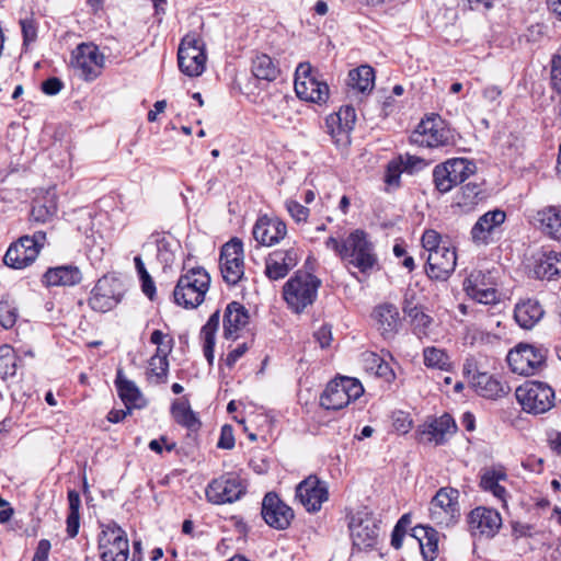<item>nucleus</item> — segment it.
Returning a JSON list of instances; mask_svg holds the SVG:
<instances>
[{
  "instance_id": "obj_61",
  "label": "nucleus",
  "mask_w": 561,
  "mask_h": 561,
  "mask_svg": "<svg viewBox=\"0 0 561 561\" xmlns=\"http://www.w3.org/2000/svg\"><path fill=\"white\" fill-rule=\"evenodd\" d=\"M64 83L57 77H51L42 83V91L47 95H56L62 89Z\"/></svg>"
},
{
  "instance_id": "obj_47",
  "label": "nucleus",
  "mask_w": 561,
  "mask_h": 561,
  "mask_svg": "<svg viewBox=\"0 0 561 561\" xmlns=\"http://www.w3.org/2000/svg\"><path fill=\"white\" fill-rule=\"evenodd\" d=\"M325 131L336 146H346L351 141L350 131L344 129L341 118L336 117L334 113L325 118Z\"/></svg>"
},
{
  "instance_id": "obj_57",
  "label": "nucleus",
  "mask_w": 561,
  "mask_h": 561,
  "mask_svg": "<svg viewBox=\"0 0 561 561\" xmlns=\"http://www.w3.org/2000/svg\"><path fill=\"white\" fill-rule=\"evenodd\" d=\"M24 45L35 42L37 37V25L34 19H24L20 21Z\"/></svg>"
},
{
  "instance_id": "obj_40",
  "label": "nucleus",
  "mask_w": 561,
  "mask_h": 561,
  "mask_svg": "<svg viewBox=\"0 0 561 561\" xmlns=\"http://www.w3.org/2000/svg\"><path fill=\"white\" fill-rule=\"evenodd\" d=\"M456 431V423L449 414H443L435 419L430 425L428 430L424 432L430 442L436 445L443 444L447 435L454 434Z\"/></svg>"
},
{
  "instance_id": "obj_46",
  "label": "nucleus",
  "mask_w": 561,
  "mask_h": 561,
  "mask_svg": "<svg viewBox=\"0 0 561 561\" xmlns=\"http://www.w3.org/2000/svg\"><path fill=\"white\" fill-rule=\"evenodd\" d=\"M19 358L11 345L3 344L0 346V377L2 379L13 377L16 374Z\"/></svg>"
},
{
  "instance_id": "obj_1",
  "label": "nucleus",
  "mask_w": 561,
  "mask_h": 561,
  "mask_svg": "<svg viewBox=\"0 0 561 561\" xmlns=\"http://www.w3.org/2000/svg\"><path fill=\"white\" fill-rule=\"evenodd\" d=\"M325 245L340 256L345 267L358 280L357 275L351 271L352 267L358 270L364 275L371 274L378 267V256L374 243L370 241L367 232L362 229L352 231L342 241L330 237L327 239Z\"/></svg>"
},
{
  "instance_id": "obj_34",
  "label": "nucleus",
  "mask_w": 561,
  "mask_h": 561,
  "mask_svg": "<svg viewBox=\"0 0 561 561\" xmlns=\"http://www.w3.org/2000/svg\"><path fill=\"white\" fill-rule=\"evenodd\" d=\"M402 310L410 319L413 332L419 336H427L433 324V318L425 313L422 306L413 304L412 300L405 296Z\"/></svg>"
},
{
  "instance_id": "obj_23",
  "label": "nucleus",
  "mask_w": 561,
  "mask_h": 561,
  "mask_svg": "<svg viewBox=\"0 0 561 561\" xmlns=\"http://www.w3.org/2000/svg\"><path fill=\"white\" fill-rule=\"evenodd\" d=\"M457 255L448 244L427 254L425 272L431 279L447 280L456 268Z\"/></svg>"
},
{
  "instance_id": "obj_49",
  "label": "nucleus",
  "mask_w": 561,
  "mask_h": 561,
  "mask_svg": "<svg viewBox=\"0 0 561 561\" xmlns=\"http://www.w3.org/2000/svg\"><path fill=\"white\" fill-rule=\"evenodd\" d=\"M424 364L427 367L447 369L449 366V357L445 351L436 347H426L423 352Z\"/></svg>"
},
{
  "instance_id": "obj_58",
  "label": "nucleus",
  "mask_w": 561,
  "mask_h": 561,
  "mask_svg": "<svg viewBox=\"0 0 561 561\" xmlns=\"http://www.w3.org/2000/svg\"><path fill=\"white\" fill-rule=\"evenodd\" d=\"M217 447L221 449H232L234 447L233 428L231 425L226 424L221 427Z\"/></svg>"
},
{
  "instance_id": "obj_14",
  "label": "nucleus",
  "mask_w": 561,
  "mask_h": 561,
  "mask_svg": "<svg viewBox=\"0 0 561 561\" xmlns=\"http://www.w3.org/2000/svg\"><path fill=\"white\" fill-rule=\"evenodd\" d=\"M207 501L213 504H226L238 501L245 493V485L240 477L226 473L214 479L206 488Z\"/></svg>"
},
{
  "instance_id": "obj_4",
  "label": "nucleus",
  "mask_w": 561,
  "mask_h": 561,
  "mask_svg": "<svg viewBox=\"0 0 561 561\" xmlns=\"http://www.w3.org/2000/svg\"><path fill=\"white\" fill-rule=\"evenodd\" d=\"M477 172V165L473 161L466 158L448 159L444 163L437 164L433 170V182L435 188L444 194L450 192L458 184Z\"/></svg>"
},
{
  "instance_id": "obj_20",
  "label": "nucleus",
  "mask_w": 561,
  "mask_h": 561,
  "mask_svg": "<svg viewBox=\"0 0 561 561\" xmlns=\"http://www.w3.org/2000/svg\"><path fill=\"white\" fill-rule=\"evenodd\" d=\"M299 259V249L296 247L275 250L265 259L264 273L271 280L283 279L298 264Z\"/></svg>"
},
{
  "instance_id": "obj_51",
  "label": "nucleus",
  "mask_w": 561,
  "mask_h": 561,
  "mask_svg": "<svg viewBox=\"0 0 561 561\" xmlns=\"http://www.w3.org/2000/svg\"><path fill=\"white\" fill-rule=\"evenodd\" d=\"M445 245H447V243L442 240L440 234L435 230H426L422 236V247L427 254Z\"/></svg>"
},
{
  "instance_id": "obj_44",
  "label": "nucleus",
  "mask_w": 561,
  "mask_h": 561,
  "mask_svg": "<svg viewBox=\"0 0 561 561\" xmlns=\"http://www.w3.org/2000/svg\"><path fill=\"white\" fill-rule=\"evenodd\" d=\"M363 363L364 368L377 377L383 378L387 381H390L394 377L389 364L376 353H364Z\"/></svg>"
},
{
  "instance_id": "obj_35",
  "label": "nucleus",
  "mask_w": 561,
  "mask_h": 561,
  "mask_svg": "<svg viewBox=\"0 0 561 561\" xmlns=\"http://www.w3.org/2000/svg\"><path fill=\"white\" fill-rule=\"evenodd\" d=\"M534 275L539 279H552L561 275V253H542L535 263Z\"/></svg>"
},
{
  "instance_id": "obj_22",
  "label": "nucleus",
  "mask_w": 561,
  "mask_h": 561,
  "mask_svg": "<svg viewBox=\"0 0 561 561\" xmlns=\"http://www.w3.org/2000/svg\"><path fill=\"white\" fill-rule=\"evenodd\" d=\"M261 514L268 526L278 530L288 528L294 518V511L274 492L265 494Z\"/></svg>"
},
{
  "instance_id": "obj_19",
  "label": "nucleus",
  "mask_w": 561,
  "mask_h": 561,
  "mask_svg": "<svg viewBox=\"0 0 561 561\" xmlns=\"http://www.w3.org/2000/svg\"><path fill=\"white\" fill-rule=\"evenodd\" d=\"M348 528L353 545L359 550H366L377 545L379 527L368 514L353 515Z\"/></svg>"
},
{
  "instance_id": "obj_26",
  "label": "nucleus",
  "mask_w": 561,
  "mask_h": 561,
  "mask_svg": "<svg viewBox=\"0 0 561 561\" xmlns=\"http://www.w3.org/2000/svg\"><path fill=\"white\" fill-rule=\"evenodd\" d=\"M506 218L503 210L494 209L485 213L473 225L470 234L474 244H488L495 228L500 227Z\"/></svg>"
},
{
  "instance_id": "obj_60",
  "label": "nucleus",
  "mask_w": 561,
  "mask_h": 561,
  "mask_svg": "<svg viewBox=\"0 0 561 561\" xmlns=\"http://www.w3.org/2000/svg\"><path fill=\"white\" fill-rule=\"evenodd\" d=\"M249 350V346H248V343H241L239 344L236 348L231 350L226 358H225V364L229 367V368H232L234 366V364L239 360V358H241L245 353L247 351Z\"/></svg>"
},
{
  "instance_id": "obj_3",
  "label": "nucleus",
  "mask_w": 561,
  "mask_h": 561,
  "mask_svg": "<svg viewBox=\"0 0 561 561\" xmlns=\"http://www.w3.org/2000/svg\"><path fill=\"white\" fill-rule=\"evenodd\" d=\"M210 276L201 267L192 268L180 276L173 290L174 302L186 309L198 307L209 288Z\"/></svg>"
},
{
  "instance_id": "obj_8",
  "label": "nucleus",
  "mask_w": 561,
  "mask_h": 561,
  "mask_svg": "<svg viewBox=\"0 0 561 561\" xmlns=\"http://www.w3.org/2000/svg\"><path fill=\"white\" fill-rule=\"evenodd\" d=\"M547 348L533 344L519 343L507 354V363L512 371L530 376L539 373L546 364Z\"/></svg>"
},
{
  "instance_id": "obj_56",
  "label": "nucleus",
  "mask_w": 561,
  "mask_h": 561,
  "mask_svg": "<svg viewBox=\"0 0 561 561\" xmlns=\"http://www.w3.org/2000/svg\"><path fill=\"white\" fill-rule=\"evenodd\" d=\"M158 259L165 265H171L174 262L175 255L171 248V243L165 238L158 240Z\"/></svg>"
},
{
  "instance_id": "obj_62",
  "label": "nucleus",
  "mask_w": 561,
  "mask_h": 561,
  "mask_svg": "<svg viewBox=\"0 0 561 561\" xmlns=\"http://www.w3.org/2000/svg\"><path fill=\"white\" fill-rule=\"evenodd\" d=\"M314 337H316V340L318 341V343L320 344L321 347L329 346L331 341H332L331 327L327 325V324H323L322 327H320L316 331Z\"/></svg>"
},
{
  "instance_id": "obj_25",
  "label": "nucleus",
  "mask_w": 561,
  "mask_h": 561,
  "mask_svg": "<svg viewBox=\"0 0 561 561\" xmlns=\"http://www.w3.org/2000/svg\"><path fill=\"white\" fill-rule=\"evenodd\" d=\"M253 237L260 245L272 247L287 234L286 224L277 217H259L253 227Z\"/></svg>"
},
{
  "instance_id": "obj_33",
  "label": "nucleus",
  "mask_w": 561,
  "mask_h": 561,
  "mask_svg": "<svg viewBox=\"0 0 561 561\" xmlns=\"http://www.w3.org/2000/svg\"><path fill=\"white\" fill-rule=\"evenodd\" d=\"M507 480V473L504 467L486 468L481 473L480 486L488 492H491L497 500L505 503L507 491L500 484L502 481Z\"/></svg>"
},
{
  "instance_id": "obj_64",
  "label": "nucleus",
  "mask_w": 561,
  "mask_h": 561,
  "mask_svg": "<svg viewBox=\"0 0 561 561\" xmlns=\"http://www.w3.org/2000/svg\"><path fill=\"white\" fill-rule=\"evenodd\" d=\"M67 534L70 538H75L78 535L80 527V515L75 513H68L67 516Z\"/></svg>"
},
{
  "instance_id": "obj_41",
  "label": "nucleus",
  "mask_w": 561,
  "mask_h": 561,
  "mask_svg": "<svg viewBox=\"0 0 561 561\" xmlns=\"http://www.w3.org/2000/svg\"><path fill=\"white\" fill-rule=\"evenodd\" d=\"M171 414L178 424L191 431H196L201 426V422L187 400H175L171 405Z\"/></svg>"
},
{
  "instance_id": "obj_42",
  "label": "nucleus",
  "mask_w": 561,
  "mask_h": 561,
  "mask_svg": "<svg viewBox=\"0 0 561 561\" xmlns=\"http://www.w3.org/2000/svg\"><path fill=\"white\" fill-rule=\"evenodd\" d=\"M375 84V71L368 65L359 66L348 73V85L358 92H370Z\"/></svg>"
},
{
  "instance_id": "obj_59",
  "label": "nucleus",
  "mask_w": 561,
  "mask_h": 561,
  "mask_svg": "<svg viewBox=\"0 0 561 561\" xmlns=\"http://www.w3.org/2000/svg\"><path fill=\"white\" fill-rule=\"evenodd\" d=\"M403 161V171H407L409 173H413L415 171H419L423 169L426 165V162L424 159L419 158L416 156L405 154L401 156Z\"/></svg>"
},
{
  "instance_id": "obj_43",
  "label": "nucleus",
  "mask_w": 561,
  "mask_h": 561,
  "mask_svg": "<svg viewBox=\"0 0 561 561\" xmlns=\"http://www.w3.org/2000/svg\"><path fill=\"white\" fill-rule=\"evenodd\" d=\"M57 213V202L54 195L47 194L33 202L31 218L36 222H48Z\"/></svg>"
},
{
  "instance_id": "obj_63",
  "label": "nucleus",
  "mask_w": 561,
  "mask_h": 561,
  "mask_svg": "<svg viewBox=\"0 0 561 561\" xmlns=\"http://www.w3.org/2000/svg\"><path fill=\"white\" fill-rule=\"evenodd\" d=\"M50 542L47 539H42L38 541L33 559L39 561H48V556L50 551Z\"/></svg>"
},
{
  "instance_id": "obj_30",
  "label": "nucleus",
  "mask_w": 561,
  "mask_h": 561,
  "mask_svg": "<svg viewBox=\"0 0 561 561\" xmlns=\"http://www.w3.org/2000/svg\"><path fill=\"white\" fill-rule=\"evenodd\" d=\"M248 322V309L238 301L229 302L225 309L222 320L225 339H236L234 333L245 327Z\"/></svg>"
},
{
  "instance_id": "obj_31",
  "label": "nucleus",
  "mask_w": 561,
  "mask_h": 561,
  "mask_svg": "<svg viewBox=\"0 0 561 561\" xmlns=\"http://www.w3.org/2000/svg\"><path fill=\"white\" fill-rule=\"evenodd\" d=\"M540 231L548 238L561 241V207L546 206L537 211Z\"/></svg>"
},
{
  "instance_id": "obj_38",
  "label": "nucleus",
  "mask_w": 561,
  "mask_h": 561,
  "mask_svg": "<svg viewBox=\"0 0 561 561\" xmlns=\"http://www.w3.org/2000/svg\"><path fill=\"white\" fill-rule=\"evenodd\" d=\"M115 386L119 398L126 407L139 408L138 401L141 399V393L136 383L128 380L122 368L116 371Z\"/></svg>"
},
{
  "instance_id": "obj_24",
  "label": "nucleus",
  "mask_w": 561,
  "mask_h": 561,
  "mask_svg": "<svg viewBox=\"0 0 561 561\" xmlns=\"http://www.w3.org/2000/svg\"><path fill=\"white\" fill-rule=\"evenodd\" d=\"M469 530L473 536L493 537L502 525L497 511L486 507H477L468 516Z\"/></svg>"
},
{
  "instance_id": "obj_29",
  "label": "nucleus",
  "mask_w": 561,
  "mask_h": 561,
  "mask_svg": "<svg viewBox=\"0 0 561 561\" xmlns=\"http://www.w3.org/2000/svg\"><path fill=\"white\" fill-rule=\"evenodd\" d=\"M470 385L479 396L488 399L501 398L511 390L507 385L488 373H476L470 379Z\"/></svg>"
},
{
  "instance_id": "obj_53",
  "label": "nucleus",
  "mask_w": 561,
  "mask_h": 561,
  "mask_svg": "<svg viewBox=\"0 0 561 561\" xmlns=\"http://www.w3.org/2000/svg\"><path fill=\"white\" fill-rule=\"evenodd\" d=\"M285 110H288L287 101L280 99L276 108H267V115L271 116L278 126L285 127L290 123V118L286 116Z\"/></svg>"
},
{
  "instance_id": "obj_5",
  "label": "nucleus",
  "mask_w": 561,
  "mask_h": 561,
  "mask_svg": "<svg viewBox=\"0 0 561 561\" xmlns=\"http://www.w3.org/2000/svg\"><path fill=\"white\" fill-rule=\"evenodd\" d=\"M46 242V233L36 231L33 236H22L8 248L3 262L7 266L23 270L38 256Z\"/></svg>"
},
{
  "instance_id": "obj_36",
  "label": "nucleus",
  "mask_w": 561,
  "mask_h": 561,
  "mask_svg": "<svg viewBox=\"0 0 561 561\" xmlns=\"http://www.w3.org/2000/svg\"><path fill=\"white\" fill-rule=\"evenodd\" d=\"M543 316V310L538 301L528 299L516 305L514 318L519 327L531 329Z\"/></svg>"
},
{
  "instance_id": "obj_18",
  "label": "nucleus",
  "mask_w": 561,
  "mask_h": 561,
  "mask_svg": "<svg viewBox=\"0 0 561 561\" xmlns=\"http://www.w3.org/2000/svg\"><path fill=\"white\" fill-rule=\"evenodd\" d=\"M491 272L472 271L463 282L468 296L480 304H493L497 300V290Z\"/></svg>"
},
{
  "instance_id": "obj_13",
  "label": "nucleus",
  "mask_w": 561,
  "mask_h": 561,
  "mask_svg": "<svg viewBox=\"0 0 561 561\" xmlns=\"http://www.w3.org/2000/svg\"><path fill=\"white\" fill-rule=\"evenodd\" d=\"M105 65V57L92 43H82L72 53V66L85 81L96 79Z\"/></svg>"
},
{
  "instance_id": "obj_17",
  "label": "nucleus",
  "mask_w": 561,
  "mask_h": 561,
  "mask_svg": "<svg viewBox=\"0 0 561 561\" xmlns=\"http://www.w3.org/2000/svg\"><path fill=\"white\" fill-rule=\"evenodd\" d=\"M410 140L421 147L436 148L448 142V130L438 117H427L420 122Z\"/></svg>"
},
{
  "instance_id": "obj_54",
  "label": "nucleus",
  "mask_w": 561,
  "mask_h": 561,
  "mask_svg": "<svg viewBox=\"0 0 561 561\" xmlns=\"http://www.w3.org/2000/svg\"><path fill=\"white\" fill-rule=\"evenodd\" d=\"M16 318V309L7 301H0V324L10 329L15 324Z\"/></svg>"
},
{
  "instance_id": "obj_6",
  "label": "nucleus",
  "mask_w": 561,
  "mask_h": 561,
  "mask_svg": "<svg viewBox=\"0 0 561 561\" xmlns=\"http://www.w3.org/2000/svg\"><path fill=\"white\" fill-rule=\"evenodd\" d=\"M515 394L527 413H546L554 405V390L546 382L526 381L516 389Z\"/></svg>"
},
{
  "instance_id": "obj_55",
  "label": "nucleus",
  "mask_w": 561,
  "mask_h": 561,
  "mask_svg": "<svg viewBox=\"0 0 561 561\" xmlns=\"http://www.w3.org/2000/svg\"><path fill=\"white\" fill-rule=\"evenodd\" d=\"M336 117L341 118L344 129L350 133L354 129L356 123V112L352 105H344L340 107L339 112L334 113Z\"/></svg>"
},
{
  "instance_id": "obj_15",
  "label": "nucleus",
  "mask_w": 561,
  "mask_h": 561,
  "mask_svg": "<svg viewBox=\"0 0 561 561\" xmlns=\"http://www.w3.org/2000/svg\"><path fill=\"white\" fill-rule=\"evenodd\" d=\"M220 271L224 280L237 285L244 275L243 244L239 239L227 242L220 252Z\"/></svg>"
},
{
  "instance_id": "obj_32",
  "label": "nucleus",
  "mask_w": 561,
  "mask_h": 561,
  "mask_svg": "<svg viewBox=\"0 0 561 561\" xmlns=\"http://www.w3.org/2000/svg\"><path fill=\"white\" fill-rule=\"evenodd\" d=\"M417 541L425 561H434L438 552V533L430 526L417 525L410 535Z\"/></svg>"
},
{
  "instance_id": "obj_10",
  "label": "nucleus",
  "mask_w": 561,
  "mask_h": 561,
  "mask_svg": "<svg viewBox=\"0 0 561 561\" xmlns=\"http://www.w3.org/2000/svg\"><path fill=\"white\" fill-rule=\"evenodd\" d=\"M364 392L362 383L354 378L342 377L330 381L320 397V404L327 410H340Z\"/></svg>"
},
{
  "instance_id": "obj_52",
  "label": "nucleus",
  "mask_w": 561,
  "mask_h": 561,
  "mask_svg": "<svg viewBox=\"0 0 561 561\" xmlns=\"http://www.w3.org/2000/svg\"><path fill=\"white\" fill-rule=\"evenodd\" d=\"M286 209L296 222H306L309 217V209L294 199L285 203Z\"/></svg>"
},
{
  "instance_id": "obj_9",
  "label": "nucleus",
  "mask_w": 561,
  "mask_h": 561,
  "mask_svg": "<svg viewBox=\"0 0 561 561\" xmlns=\"http://www.w3.org/2000/svg\"><path fill=\"white\" fill-rule=\"evenodd\" d=\"M101 527L98 542L102 561H127L129 542L126 531L115 522Z\"/></svg>"
},
{
  "instance_id": "obj_39",
  "label": "nucleus",
  "mask_w": 561,
  "mask_h": 561,
  "mask_svg": "<svg viewBox=\"0 0 561 561\" xmlns=\"http://www.w3.org/2000/svg\"><path fill=\"white\" fill-rule=\"evenodd\" d=\"M252 75L266 82L274 81L280 73L278 65L266 54H259L252 59Z\"/></svg>"
},
{
  "instance_id": "obj_48",
  "label": "nucleus",
  "mask_w": 561,
  "mask_h": 561,
  "mask_svg": "<svg viewBox=\"0 0 561 561\" xmlns=\"http://www.w3.org/2000/svg\"><path fill=\"white\" fill-rule=\"evenodd\" d=\"M169 371V360L164 357L151 356L149 359V367L147 370V378L150 382L156 385L167 382Z\"/></svg>"
},
{
  "instance_id": "obj_2",
  "label": "nucleus",
  "mask_w": 561,
  "mask_h": 561,
  "mask_svg": "<svg viewBox=\"0 0 561 561\" xmlns=\"http://www.w3.org/2000/svg\"><path fill=\"white\" fill-rule=\"evenodd\" d=\"M320 286L317 276L298 271L285 283L283 297L294 312L300 313L314 302Z\"/></svg>"
},
{
  "instance_id": "obj_45",
  "label": "nucleus",
  "mask_w": 561,
  "mask_h": 561,
  "mask_svg": "<svg viewBox=\"0 0 561 561\" xmlns=\"http://www.w3.org/2000/svg\"><path fill=\"white\" fill-rule=\"evenodd\" d=\"M482 186L476 182H469L461 186L456 195V204L463 208L470 209L482 198Z\"/></svg>"
},
{
  "instance_id": "obj_21",
  "label": "nucleus",
  "mask_w": 561,
  "mask_h": 561,
  "mask_svg": "<svg viewBox=\"0 0 561 561\" xmlns=\"http://www.w3.org/2000/svg\"><path fill=\"white\" fill-rule=\"evenodd\" d=\"M296 497L308 512L316 513L328 501L329 491L325 482L309 476L297 485Z\"/></svg>"
},
{
  "instance_id": "obj_12",
  "label": "nucleus",
  "mask_w": 561,
  "mask_h": 561,
  "mask_svg": "<svg viewBox=\"0 0 561 561\" xmlns=\"http://www.w3.org/2000/svg\"><path fill=\"white\" fill-rule=\"evenodd\" d=\"M207 56L203 42L194 35H186L178 50L180 70L188 77H198L205 70Z\"/></svg>"
},
{
  "instance_id": "obj_11",
  "label": "nucleus",
  "mask_w": 561,
  "mask_h": 561,
  "mask_svg": "<svg viewBox=\"0 0 561 561\" xmlns=\"http://www.w3.org/2000/svg\"><path fill=\"white\" fill-rule=\"evenodd\" d=\"M459 491L454 488H440L430 503V518L438 525L448 527L460 517Z\"/></svg>"
},
{
  "instance_id": "obj_50",
  "label": "nucleus",
  "mask_w": 561,
  "mask_h": 561,
  "mask_svg": "<svg viewBox=\"0 0 561 561\" xmlns=\"http://www.w3.org/2000/svg\"><path fill=\"white\" fill-rule=\"evenodd\" d=\"M403 161L402 157H398L391 161H389L385 174V182L390 186H398L400 183V176L403 172Z\"/></svg>"
},
{
  "instance_id": "obj_28",
  "label": "nucleus",
  "mask_w": 561,
  "mask_h": 561,
  "mask_svg": "<svg viewBox=\"0 0 561 561\" xmlns=\"http://www.w3.org/2000/svg\"><path fill=\"white\" fill-rule=\"evenodd\" d=\"M82 280L80 268L73 264L49 267L43 275V284L51 286H76Z\"/></svg>"
},
{
  "instance_id": "obj_27",
  "label": "nucleus",
  "mask_w": 561,
  "mask_h": 561,
  "mask_svg": "<svg viewBox=\"0 0 561 561\" xmlns=\"http://www.w3.org/2000/svg\"><path fill=\"white\" fill-rule=\"evenodd\" d=\"M373 318L385 339L393 337L401 324L398 308L388 302L377 306L373 311Z\"/></svg>"
},
{
  "instance_id": "obj_7",
  "label": "nucleus",
  "mask_w": 561,
  "mask_h": 561,
  "mask_svg": "<svg viewBox=\"0 0 561 561\" xmlns=\"http://www.w3.org/2000/svg\"><path fill=\"white\" fill-rule=\"evenodd\" d=\"M294 88L300 100L312 103H325L329 99V85L319 79L309 62L298 65L295 72Z\"/></svg>"
},
{
  "instance_id": "obj_16",
  "label": "nucleus",
  "mask_w": 561,
  "mask_h": 561,
  "mask_svg": "<svg viewBox=\"0 0 561 561\" xmlns=\"http://www.w3.org/2000/svg\"><path fill=\"white\" fill-rule=\"evenodd\" d=\"M121 283L113 276L101 277L91 291L90 307L98 312H107L121 301Z\"/></svg>"
},
{
  "instance_id": "obj_37",
  "label": "nucleus",
  "mask_w": 561,
  "mask_h": 561,
  "mask_svg": "<svg viewBox=\"0 0 561 561\" xmlns=\"http://www.w3.org/2000/svg\"><path fill=\"white\" fill-rule=\"evenodd\" d=\"M220 323V311L216 310L207 320V322L202 327L201 337L204 341L203 351L204 356L207 359L208 364L211 366L214 363V348L216 343V333L219 329Z\"/></svg>"
}]
</instances>
